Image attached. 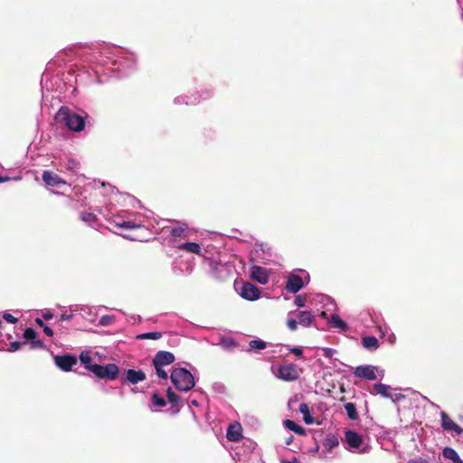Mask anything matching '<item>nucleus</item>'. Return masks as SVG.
<instances>
[{
    "label": "nucleus",
    "instance_id": "nucleus-1",
    "mask_svg": "<svg viewBox=\"0 0 463 463\" xmlns=\"http://www.w3.org/2000/svg\"><path fill=\"white\" fill-rule=\"evenodd\" d=\"M105 58L113 65H118V70L127 71L134 68L136 57L122 49L109 48L104 52Z\"/></svg>",
    "mask_w": 463,
    "mask_h": 463
},
{
    "label": "nucleus",
    "instance_id": "nucleus-2",
    "mask_svg": "<svg viewBox=\"0 0 463 463\" xmlns=\"http://www.w3.org/2000/svg\"><path fill=\"white\" fill-rule=\"evenodd\" d=\"M109 222L118 228L134 230L145 226L144 216L139 213H125L116 214L109 219Z\"/></svg>",
    "mask_w": 463,
    "mask_h": 463
},
{
    "label": "nucleus",
    "instance_id": "nucleus-3",
    "mask_svg": "<svg viewBox=\"0 0 463 463\" xmlns=\"http://www.w3.org/2000/svg\"><path fill=\"white\" fill-rule=\"evenodd\" d=\"M58 123L64 124L69 129L80 132L85 127L84 118L66 107H61L55 115Z\"/></svg>",
    "mask_w": 463,
    "mask_h": 463
},
{
    "label": "nucleus",
    "instance_id": "nucleus-4",
    "mask_svg": "<svg viewBox=\"0 0 463 463\" xmlns=\"http://www.w3.org/2000/svg\"><path fill=\"white\" fill-rule=\"evenodd\" d=\"M315 322V316L307 310H294L288 313L287 326L290 331H296L298 325L309 327Z\"/></svg>",
    "mask_w": 463,
    "mask_h": 463
},
{
    "label": "nucleus",
    "instance_id": "nucleus-5",
    "mask_svg": "<svg viewBox=\"0 0 463 463\" xmlns=\"http://www.w3.org/2000/svg\"><path fill=\"white\" fill-rule=\"evenodd\" d=\"M170 378L175 387L181 392H188L195 385L193 374L184 368H175Z\"/></svg>",
    "mask_w": 463,
    "mask_h": 463
},
{
    "label": "nucleus",
    "instance_id": "nucleus-6",
    "mask_svg": "<svg viewBox=\"0 0 463 463\" xmlns=\"http://www.w3.org/2000/svg\"><path fill=\"white\" fill-rule=\"evenodd\" d=\"M309 282V274L305 270L298 273H291L287 279L285 288L287 291L296 294Z\"/></svg>",
    "mask_w": 463,
    "mask_h": 463
},
{
    "label": "nucleus",
    "instance_id": "nucleus-7",
    "mask_svg": "<svg viewBox=\"0 0 463 463\" xmlns=\"http://www.w3.org/2000/svg\"><path fill=\"white\" fill-rule=\"evenodd\" d=\"M354 374L355 377L361 379L373 381L377 379L378 376L382 379L384 375V371L373 365H359L355 367Z\"/></svg>",
    "mask_w": 463,
    "mask_h": 463
},
{
    "label": "nucleus",
    "instance_id": "nucleus-8",
    "mask_svg": "<svg viewBox=\"0 0 463 463\" xmlns=\"http://www.w3.org/2000/svg\"><path fill=\"white\" fill-rule=\"evenodd\" d=\"M92 373L100 379L115 380L118 374V367L115 364H109L104 366L95 364L92 368Z\"/></svg>",
    "mask_w": 463,
    "mask_h": 463
},
{
    "label": "nucleus",
    "instance_id": "nucleus-9",
    "mask_svg": "<svg viewBox=\"0 0 463 463\" xmlns=\"http://www.w3.org/2000/svg\"><path fill=\"white\" fill-rule=\"evenodd\" d=\"M348 450L352 452L364 453V449H360L363 444V438L354 430H347L345 434Z\"/></svg>",
    "mask_w": 463,
    "mask_h": 463
},
{
    "label": "nucleus",
    "instance_id": "nucleus-10",
    "mask_svg": "<svg viewBox=\"0 0 463 463\" xmlns=\"http://www.w3.org/2000/svg\"><path fill=\"white\" fill-rule=\"evenodd\" d=\"M372 393L380 394L383 397L390 398L393 402H399L404 398L402 394L393 392L391 386L383 383H375L373 385V391Z\"/></svg>",
    "mask_w": 463,
    "mask_h": 463
},
{
    "label": "nucleus",
    "instance_id": "nucleus-11",
    "mask_svg": "<svg viewBox=\"0 0 463 463\" xmlns=\"http://www.w3.org/2000/svg\"><path fill=\"white\" fill-rule=\"evenodd\" d=\"M440 425L447 432L458 436L463 434V428L457 424L445 411L440 412Z\"/></svg>",
    "mask_w": 463,
    "mask_h": 463
},
{
    "label": "nucleus",
    "instance_id": "nucleus-12",
    "mask_svg": "<svg viewBox=\"0 0 463 463\" xmlns=\"http://www.w3.org/2000/svg\"><path fill=\"white\" fill-rule=\"evenodd\" d=\"M299 373L298 371V368L294 364H285L281 365L278 369L277 377L287 381V382H292L298 378Z\"/></svg>",
    "mask_w": 463,
    "mask_h": 463
},
{
    "label": "nucleus",
    "instance_id": "nucleus-13",
    "mask_svg": "<svg viewBox=\"0 0 463 463\" xmlns=\"http://www.w3.org/2000/svg\"><path fill=\"white\" fill-rule=\"evenodd\" d=\"M239 294L242 298L246 300L254 301L260 298V290L255 285L250 282H245L242 284Z\"/></svg>",
    "mask_w": 463,
    "mask_h": 463
},
{
    "label": "nucleus",
    "instance_id": "nucleus-14",
    "mask_svg": "<svg viewBox=\"0 0 463 463\" xmlns=\"http://www.w3.org/2000/svg\"><path fill=\"white\" fill-rule=\"evenodd\" d=\"M175 362V355L171 352L159 351L154 357L153 364L155 367H164Z\"/></svg>",
    "mask_w": 463,
    "mask_h": 463
},
{
    "label": "nucleus",
    "instance_id": "nucleus-15",
    "mask_svg": "<svg viewBox=\"0 0 463 463\" xmlns=\"http://www.w3.org/2000/svg\"><path fill=\"white\" fill-rule=\"evenodd\" d=\"M43 180L49 186H59L61 184H67V182L61 178L57 174L52 171L45 170L43 172Z\"/></svg>",
    "mask_w": 463,
    "mask_h": 463
},
{
    "label": "nucleus",
    "instance_id": "nucleus-16",
    "mask_svg": "<svg viewBox=\"0 0 463 463\" xmlns=\"http://www.w3.org/2000/svg\"><path fill=\"white\" fill-rule=\"evenodd\" d=\"M55 364L64 372L71 370L76 364V359L71 355H57L54 358Z\"/></svg>",
    "mask_w": 463,
    "mask_h": 463
},
{
    "label": "nucleus",
    "instance_id": "nucleus-17",
    "mask_svg": "<svg viewBox=\"0 0 463 463\" xmlns=\"http://www.w3.org/2000/svg\"><path fill=\"white\" fill-rule=\"evenodd\" d=\"M250 277L262 285L267 284L269 281V274L266 269L260 266H252L250 268Z\"/></svg>",
    "mask_w": 463,
    "mask_h": 463
},
{
    "label": "nucleus",
    "instance_id": "nucleus-18",
    "mask_svg": "<svg viewBox=\"0 0 463 463\" xmlns=\"http://www.w3.org/2000/svg\"><path fill=\"white\" fill-rule=\"evenodd\" d=\"M174 103L176 105L195 106L200 103V99L196 95H180L175 98Z\"/></svg>",
    "mask_w": 463,
    "mask_h": 463
},
{
    "label": "nucleus",
    "instance_id": "nucleus-19",
    "mask_svg": "<svg viewBox=\"0 0 463 463\" xmlns=\"http://www.w3.org/2000/svg\"><path fill=\"white\" fill-rule=\"evenodd\" d=\"M126 379L132 384H137L146 379V373L141 370L128 369L126 371Z\"/></svg>",
    "mask_w": 463,
    "mask_h": 463
},
{
    "label": "nucleus",
    "instance_id": "nucleus-20",
    "mask_svg": "<svg viewBox=\"0 0 463 463\" xmlns=\"http://www.w3.org/2000/svg\"><path fill=\"white\" fill-rule=\"evenodd\" d=\"M178 250H184L189 253L197 254L199 256H203V258H207L203 253H202L201 246L196 242H184L181 243L177 246Z\"/></svg>",
    "mask_w": 463,
    "mask_h": 463
},
{
    "label": "nucleus",
    "instance_id": "nucleus-21",
    "mask_svg": "<svg viewBox=\"0 0 463 463\" xmlns=\"http://www.w3.org/2000/svg\"><path fill=\"white\" fill-rule=\"evenodd\" d=\"M80 219L88 226L98 229L99 223L97 216L90 212H81L80 213Z\"/></svg>",
    "mask_w": 463,
    "mask_h": 463
},
{
    "label": "nucleus",
    "instance_id": "nucleus-22",
    "mask_svg": "<svg viewBox=\"0 0 463 463\" xmlns=\"http://www.w3.org/2000/svg\"><path fill=\"white\" fill-rule=\"evenodd\" d=\"M226 437L230 441H238L241 437V426L240 423L231 424L227 430Z\"/></svg>",
    "mask_w": 463,
    "mask_h": 463
},
{
    "label": "nucleus",
    "instance_id": "nucleus-23",
    "mask_svg": "<svg viewBox=\"0 0 463 463\" xmlns=\"http://www.w3.org/2000/svg\"><path fill=\"white\" fill-rule=\"evenodd\" d=\"M188 228L184 223H178L176 226L172 227L170 230V235L173 241H178L186 236Z\"/></svg>",
    "mask_w": 463,
    "mask_h": 463
},
{
    "label": "nucleus",
    "instance_id": "nucleus-24",
    "mask_svg": "<svg viewBox=\"0 0 463 463\" xmlns=\"http://www.w3.org/2000/svg\"><path fill=\"white\" fill-rule=\"evenodd\" d=\"M328 323L333 328H336L341 332L348 329L347 324L337 314L331 315Z\"/></svg>",
    "mask_w": 463,
    "mask_h": 463
},
{
    "label": "nucleus",
    "instance_id": "nucleus-25",
    "mask_svg": "<svg viewBox=\"0 0 463 463\" xmlns=\"http://www.w3.org/2000/svg\"><path fill=\"white\" fill-rule=\"evenodd\" d=\"M363 346L369 351H375L379 348V341L375 336L367 335L362 338Z\"/></svg>",
    "mask_w": 463,
    "mask_h": 463
},
{
    "label": "nucleus",
    "instance_id": "nucleus-26",
    "mask_svg": "<svg viewBox=\"0 0 463 463\" xmlns=\"http://www.w3.org/2000/svg\"><path fill=\"white\" fill-rule=\"evenodd\" d=\"M283 425L286 429L298 434V435H305L306 434V430L305 429L297 424L295 421L291 420H284L283 422Z\"/></svg>",
    "mask_w": 463,
    "mask_h": 463
},
{
    "label": "nucleus",
    "instance_id": "nucleus-27",
    "mask_svg": "<svg viewBox=\"0 0 463 463\" xmlns=\"http://www.w3.org/2000/svg\"><path fill=\"white\" fill-rule=\"evenodd\" d=\"M213 90L212 88L204 87L201 90L192 93V95H196L200 99V103L202 101L210 99L213 96Z\"/></svg>",
    "mask_w": 463,
    "mask_h": 463
},
{
    "label": "nucleus",
    "instance_id": "nucleus-28",
    "mask_svg": "<svg viewBox=\"0 0 463 463\" xmlns=\"http://www.w3.org/2000/svg\"><path fill=\"white\" fill-rule=\"evenodd\" d=\"M299 411L303 415V420L306 424L311 425L315 422L314 418L310 414L309 407L307 403H305V402L300 403Z\"/></svg>",
    "mask_w": 463,
    "mask_h": 463
},
{
    "label": "nucleus",
    "instance_id": "nucleus-29",
    "mask_svg": "<svg viewBox=\"0 0 463 463\" xmlns=\"http://www.w3.org/2000/svg\"><path fill=\"white\" fill-rule=\"evenodd\" d=\"M80 361L88 371L92 373V368L95 366V364H92V358L89 352H82L80 354Z\"/></svg>",
    "mask_w": 463,
    "mask_h": 463
},
{
    "label": "nucleus",
    "instance_id": "nucleus-30",
    "mask_svg": "<svg viewBox=\"0 0 463 463\" xmlns=\"http://www.w3.org/2000/svg\"><path fill=\"white\" fill-rule=\"evenodd\" d=\"M165 405V401L164 398L158 396L156 393H154L151 398V404L149 408L152 411H156L158 408L164 407Z\"/></svg>",
    "mask_w": 463,
    "mask_h": 463
},
{
    "label": "nucleus",
    "instance_id": "nucleus-31",
    "mask_svg": "<svg viewBox=\"0 0 463 463\" xmlns=\"http://www.w3.org/2000/svg\"><path fill=\"white\" fill-rule=\"evenodd\" d=\"M339 444L338 438L335 435H328L324 442V446L327 450H331Z\"/></svg>",
    "mask_w": 463,
    "mask_h": 463
},
{
    "label": "nucleus",
    "instance_id": "nucleus-32",
    "mask_svg": "<svg viewBox=\"0 0 463 463\" xmlns=\"http://www.w3.org/2000/svg\"><path fill=\"white\" fill-rule=\"evenodd\" d=\"M266 342L260 339L251 340L249 343V351L263 350L266 348Z\"/></svg>",
    "mask_w": 463,
    "mask_h": 463
},
{
    "label": "nucleus",
    "instance_id": "nucleus-33",
    "mask_svg": "<svg viewBox=\"0 0 463 463\" xmlns=\"http://www.w3.org/2000/svg\"><path fill=\"white\" fill-rule=\"evenodd\" d=\"M162 337V333L160 332H148V333H143L137 335V339L139 340H145V339H152V340H157Z\"/></svg>",
    "mask_w": 463,
    "mask_h": 463
},
{
    "label": "nucleus",
    "instance_id": "nucleus-34",
    "mask_svg": "<svg viewBox=\"0 0 463 463\" xmlns=\"http://www.w3.org/2000/svg\"><path fill=\"white\" fill-rule=\"evenodd\" d=\"M345 410L349 419L356 420L358 418V414H357V411H356V407H355V405L354 403H352V402L345 403Z\"/></svg>",
    "mask_w": 463,
    "mask_h": 463
},
{
    "label": "nucleus",
    "instance_id": "nucleus-35",
    "mask_svg": "<svg viewBox=\"0 0 463 463\" xmlns=\"http://www.w3.org/2000/svg\"><path fill=\"white\" fill-rule=\"evenodd\" d=\"M220 345L225 350H232L236 346V343L231 337H222L220 340Z\"/></svg>",
    "mask_w": 463,
    "mask_h": 463
},
{
    "label": "nucleus",
    "instance_id": "nucleus-36",
    "mask_svg": "<svg viewBox=\"0 0 463 463\" xmlns=\"http://www.w3.org/2000/svg\"><path fill=\"white\" fill-rule=\"evenodd\" d=\"M442 455L445 458L449 459L451 461H454L456 458L458 457V452L450 447L444 448L442 450Z\"/></svg>",
    "mask_w": 463,
    "mask_h": 463
},
{
    "label": "nucleus",
    "instance_id": "nucleus-37",
    "mask_svg": "<svg viewBox=\"0 0 463 463\" xmlns=\"http://www.w3.org/2000/svg\"><path fill=\"white\" fill-rule=\"evenodd\" d=\"M67 170L76 173L80 169V162L74 158H69L65 164Z\"/></svg>",
    "mask_w": 463,
    "mask_h": 463
},
{
    "label": "nucleus",
    "instance_id": "nucleus-38",
    "mask_svg": "<svg viewBox=\"0 0 463 463\" xmlns=\"http://www.w3.org/2000/svg\"><path fill=\"white\" fill-rule=\"evenodd\" d=\"M116 320L114 316L105 315L99 318V325L101 326H109L112 325Z\"/></svg>",
    "mask_w": 463,
    "mask_h": 463
},
{
    "label": "nucleus",
    "instance_id": "nucleus-39",
    "mask_svg": "<svg viewBox=\"0 0 463 463\" xmlns=\"http://www.w3.org/2000/svg\"><path fill=\"white\" fill-rule=\"evenodd\" d=\"M166 396L169 402L172 404H177L180 401V397L171 388L167 389Z\"/></svg>",
    "mask_w": 463,
    "mask_h": 463
},
{
    "label": "nucleus",
    "instance_id": "nucleus-40",
    "mask_svg": "<svg viewBox=\"0 0 463 463\" xmlns=\"http://www.w3.org/2000/svg\"><path fill=\"white\" fill-rule=\"evenodd\" d=\"M307 304V296L306 295H297L294 298V305L298 307H304Z\"/></svg>",
    "mask_w": 463,
    "mask_h": 463
},
{
    "label": "nucleus",
    "instance_id": "nucleus-41",
    "mask_svg": "<svg viewBox=\"0 0 463 463\" xmlns=\"http://www.w3.org/2000/svg\"><path fill=\"white\" fill-rule=\"evenodd\" d=\"M385 331L387 333V336L385 337L386 341L392 345H394L396 342L395 334L390 329L389 326H385Z\"/></svg>",
    "mask_w": 463,
    "mask_h": 463
},
{
    "label": "nucleus",
    "instance_id": "nucleus-42",
    "mask_svg": "<svg viewBox=\"0 0 463 463\" xmlns=\"http://www.w3.org/2000/svg\"><path fill=\"white\" fill-rule=\"evenodd\" d=\"M36 335L37 333L35 332L34 329L31 327L26 328L25 331L24 332V337L28 341L33 340L34 338H36Z\"/></svg>",
    "mask_w": 463,
    "mask_h": 463
},
{
    "label": "nucleus",
    "instance_id": "nucleus-43",
    "mask_svg": "<svg viewBox=\"0 0 463 463\" xmlns=\"http://www.w3.org/2000/svg\"><path fill=\"white\" fill-rule=\"evenodd\" d=\"M173 271H174V273H175V274H176V275H182V274H184V270H182V269H178V268H177V266H176V262H175H175H174V264H173ZM191 271H192V268H191L190 266H187V267H186L185 273H186V274H189V273H191Z\"/></svg>",
    "mask_w": 463,
    "mask_h": 463
},
{
    "label": "nucleus",
    "instance_id": "nucleus-44",
    "mask_svg": "<svg viewBox=\"0 0 463 463\" xmlns=\"http://www.w3.org/2000/svg\"><path fill=\"white\" fill-rule=\"evenodd\" d=\"M288 351L298 358L303 356V348L301 346L288 347Z\"/></svg>",
    "mask_w": 463,
    "mask_h": 463
},
{
    "label": "nucleus",
    "instance_id": "nucleus-45",
    "mask_svg": "<svg viewBox=\"0 0 463 463\" xmlns=\"http://www.w3.org/2000/svg\"><path fill=\"white\" fill-rule=\"evenodd\" d=\"M207 260H209V266L212 269V271H216L219 268V266L221 265V263L217 260H214V259H210V258H206Z\"/></svg>",
    "mask_w": 463,
    "mask_h": 463
},
{
    "label": "nucleus",
    "instance_id": "nucleus-46",
    "mask_svg": "<svg viewBox=\"0 0 463 463\" xmlns=\"http://www.w3.org/2000/svg\"><path fill=\"white\" fill-rule=\"evenodd\" d=\"M24 343H21V342H17V341H14V342H12L10 344V346L8 348V351L9 352H16L17 350L20 349L21 345H23Z\"/></svg>",
    "mask_w": 463,
    "mask_h": 463
},
{
    "label": "nucleus",
    "instance_id": "nucleus-47",
    "mask_svg": "<svg viewBox=\"0 0 463 463\" xmlns=\"http://www.w3.org/2000/svg\"><path fill=\"white\" fill-rule=\"evenodd\" d=\"M3 318L10 324H15L17 322V318L9 313H5Z\"/></svg>",
    "mask_w": 463,
    "mask_h": 463
},
{
    "label": "nucleus",
    "instance_id": "nucleus-48",
    "mask_svg": "<svg viewBox=\"0 0 463 463\" xmlns=\"http://www.w3.org/2000/svg\"><path fill=\"white\" fill-rule=\"evenodd\" d=\"M156 371V374L161 379H167V373L163 369V367H155Z\"/></svg>",
    "mask_w": 463,
    "mask_h": 463
},
{
    "label": "nucleus",
    "instance_id": "nucleus-49",
    "mask_svg": "<svg viewBox=\"0 0 463 463\" xmlns=\"http://www.w3.org/2000/svg\"><path fill=\"white\" fill-rule=\"evenodd\" d=\"M30 344H31V348L32 349L43 348V342L40 341V340H36L35 338L33 340H32Z\"/></svg>",
    "mask_w": 463,
    "mask_h": 463
},
{
    "label": "nucleus",
    "instance_id": "nucleus-50",
    "mask_svg": "<svg viewBox=\"0 0 463 463\" xmlns=\"http://www.w3.org/2000/svg\"><path fill=\"white\" fill-rule=\"evenodd\" d=\"M323 352H324V355L326 357H332L334 355V354L336 353V351L335 349L328 348V347L324 348Z\"/></svg>",
    "mask_w": 463,
    "mask_h": 463
},
{
    "label": "nucleus",
    "instance_id": "nucleus-51",
    "mask_svg": "<svg viewBox=\"0 0 463 463\" xmlns=\"http://www.w3.org/2000/svg\"><path fill=\"white\" fill-rule=\"evenodd\" d=\"M385 326H378V332L380 333V336L382 338H385L387 336V333L385 331Z\"/></svg>",
    "mask_w": 463,
    "mask_h": 463
},
{
    "label": "nucleus",
    "instance_id": "nucleus-52",
    "mask_svg": "<svg viewBox=\"0 0 463 463\" xmlns=\"http://www.w3.org/2000/svg\"><path fill=\"white\" fill-rule=\"evenodd\" d=\"M408 463H429V462L426 459L418 457V458L411 459Z\"/></svg>",
    "mask_w": 463,
    "mask_h": 463
},
{
    "label": "nucleus",
    "instance_id": "nucleus-53",
    "mask_svg": "<svg viewBox=\"0 0 463 463\" xmlns=\"http://www.w3.org/2000/svg\"><path fill=\"white\" fill-rule=\"evenodd\" d=\"M43 332L48 336H52L53 335V330L51 327L47 326H43Z\"/></svg>",
    "mask_w": 463,
    "mask_h": 463
},
{
    "label": "nucleus",
    "instance_id": "nucleus-54",
    "mask_svg": "<svg viewBox=\"0 0 463 463\" xmlns=\"http://www.w3.org/2000/svg\"><path fill=\"white\" fill-rule=\"evenodd\" d=\"M11 180L8 176H1L0 175V184Z\"/></svg>",
    "mask_w": 463,
    "mask_h": 463
},
{
    "label": "nucleus",
    "instance_id": "nucleus-55",
    "mask_svg": "<svg viewBox=\"0 0 463 463\" xmlns=\"http://www.w3.org/2000/svg\"><path fill=\"white\" fill-rule=\"evenodd\" d=\"M71 318V315H62L61 320H70Z\"/></svg>",
    "mask_w": 463,
    "mask_h": 463
},
{
    "label": "nucleus",
    "instance_id": "nucleus-56",
    "mask_svg": "<svg viewBox=\"0 0 463 463\" xmlns=\"http://www.w3.org/2000/svg\"><path fill=\"white\" fill-rule=\"evenodd\" d=\"M190 404L193 405V406H195V407H197L199 405V403H198V402L196 400H192L190 402Z\"/></svg>",
    "mask_w": 463,
    "mask_h": 463
},
{
    "label": "nucleus",
    "instance_id": "nucleus-57",
    "mask_svg": "<svg viewBox=\"0 0 463 463\" xmlns=\"http://www.w3.org/2000/svg\"><path fill=\"white\" fill-rule=\"evenodd\" d=\"M453 463H463V460L460 458V457H457L456 459L454 461H452Z\"/></svg>",
    "mask_w": 463,
    "mask_h": 463
},
{
    "label": "nucleus",
    "instance_id": "nucleus-58",
    "mask_svg": "<svg viewBox=\"0 0 463 463\" xmlns=\"http://www.w3.org/2000/svg\"><path fill=\"white\" fill-rule=\"evenodd\" d=\"M36 322L40 325V326H43V323L41 319H37Z\"/></svg>",
    "mask_w": 463,
    "mask_h": 463
},
{
    "label": "nucleus",
    "instance_id": "nucleus-59",
    "mask_svg": "<svg viewBox=\"0 0 463 463\" xmlns=\"http://www.w3.org/2000/svg\"><path fill=\"white\" fill-rule=\"evenodd\" d=\"M283 463H298L296 459L292 460V461H284Z\"/></svg>",
    "mask_w": 463,
    "mask_h": 463
},
{
    "label": "nucleus",
    "instance_id": "nucleus-60",
    "mask_svg": "<svg viewBox=\"0 0 463 463\" xmlns=\"http://www.w3.org/2000/svg\"><path fill=\"white\" fill-rule=\"evenodd\" d=\"M321 316H322L323 317H326V312H322Z\"/></svg>",
    "mask_w": 463,
    "mask_h": 463
},
{
    "label": "nucleus",
    "instance_id": "nucleus-61",
    "mask_svg": "<svg viewBox=\"0 0 463 463\" xmlns=\"http://www.w3.org/2000/svg\"><path fill=\"white\" fill-rule=\"evenodd\" d=\"M55 194H61L59 192H52Z\"/></svg>",
    "mask_w": 463,
    "mask_h": 463
}]
</instances>
